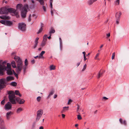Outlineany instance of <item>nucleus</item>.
I'll return each instance as SVG.
<instances>
[{
  "mask_svg": "<svg viewBox=\"0 0 129 129\" xmlns=\"http://www.w3.org/2000/svg\"><path fill=\"white\" fill-rule=\"evenodd\" d=\"M31 15L30 14L28 18V20L29 21H31Z\"/></svg>",
  "mask_w": 129,
  "mask_h": 129,
  "instance_id": "45",
  "label": "nucleus"
},
{
  "mask_svg": "<svg viewBox=\"0 0 129 129\" xmlns=\"http://www.w3.org/2000/svg\"><path fill=\"white\" fill-rule=\"evenodd\" d=\"M17 70L16 72L17 73L20 72L22 69V65H17Z\"/></svg>",
  "mask_w": 129,
  "mask_h": 129,
  "instance_id": "12",
  "label": "nucleus"
},
{
  "mask_svg": "<svg viewBox=\"0 0 129 129\" xmlns=\"http://www.w3.org/2000/svg\"><path fill=\"white\" fill-rule=\"evenodd\" d=\"M43 111L41 109H40L37 111L36 121H38L39 120L43 114Z\"/></svg>",
  "mask_w": 129,
  "mask_h": 129,
  "instance_id": "6",
  "label": "nucleus"
},
{
  "mask_svg": "<svg viewBox=\"0 0 129 129\" xmlns=\"http://www.w3.org/2000/svg\"><path fill=\"white\" fill-rule=\"evenodd\" d=\"M119 121L121 123L124 124L125 125H126V123L125 120H124L122 122L121 118H120L119 119Z\"/></svg>",
  "mask_w": 129,
  "mask_h": 129,
  "instance_id": "18",
  "label": "nucleus"
},
{
  "mask_svg": "<svg viewBox=\"0 0 129 129\" xmlns=\"http://www.w3.org/2000/svg\"><path fill=\"white\" fill-rule=\"evenodd\" d=\"M13 24V23L11 21L6 20L5 25L11 26Z\"/></svg>",
  "mask_w": 129,
  "mask_h": 129,
  "instance_id": "16",
  "label": "nucleus"
},
{
  "mask_svg": "<svg viewBox=\"0 0 129 129\" xmlns=\"http://www.w3.org/2000/svg\"><path fill=\"white\" fill-rule=\"evenodd\" d=\"M54 93V91H53V90L51 91H50L49 95H48V96H50L52 95Z\"/></svg>",
  "mask_w": 129,
  "mask_h": 129,
  "instance_id": "39",
  "label": "nucleus"
},
{
  "mask_svg": "<svg viewBox=\"0 0 129 129\" xmlns=\"http://www.w3.org/2000/svg\"><path fill=\"white\" fill-rule=\"evenodd\" d=\"M45 53V51H42L41 53L39 55V58H41L43 57V55Z\"/></svg>",
  "mask_w": 129,
  "mask_h": 129,
  "instance_id": "21",
  "label": "nucleus"
},
{
  "mask_svg": "<svg viewBox=\"0 0 129 129\" xmlns=\"http://www.w3.org/2000/svg\"><path fill=\"white\" fill-rule=\"evenodd\" d=\"M82 53L83 54V55H84V56H85V54H86V53H85V52H82Z\"/></svg>",
  "mask_w": 129,
  "mask_h": 129,
  "instance_id": "60",
  "label": "nucleus"
},
{
  "mask_svg": "<svg viewBox=\"0 0 129 129\" xmlns=\"http://www.w3.org/2000/svg\"><path fill=\"white\" fill-rule=\"evenodd\" d=\"M6 22V20H1L0 21V23H1L2 24L5 25Z\"/></svg>",
  "mask_w": 129,
  "mask_h": 129,
  "instance_id": "30",
  "label": "nucleus"
},
{
  "mask_svg": "<svg viewBox=\"0 0 129 129\" xmlns=\"http://www.w3.org/2000/svg\"><path fill=\"white\" fill-rule=\"evenodd\" d=\"M46 41H44L43 40L41 44V46L43 47L46 44Z\"/></svg>",
  "mask_w": 129,
  "mask_h": 129,
  "instance_id": "19",
  "label": "nucleus"
},
{
  "mask_svg": "<svg viewBox=\"0 0 129 129\" xmlns=\"http://www.w3.org/2000/svg\"><path fill=\"white\" fill-rule=\"evenodd\" d=\"M103 99L105 100H106L108 99V98H107L106 97H105V96L103 97Z\"/></svg>",
  "mask_w": 129,
  "mask_h": 129,
  "instance_id": "53",
  "label": "nucleus"
},
{
  "mask_svg": "<svg viewBox=\"0 0 129 129\" xmlns=\"http://www.w3.org/2000/svg\"><path fill=\"white\" fill-rule=\"evenodd\" d=\"M61 116H62V118H64L65 116V115H64V114H61Z\"/></svg>",
  "mask_w": 129,
  "mask_h": 129,
  "instance_id": "54",
  "label": "nucleus"
},
{
  "mask_svg": "<svg viewBox=\"0 0 129 129\" xmlns=\"http://www.w3.org/2000/svg\"><path fill=\"white\" fill-rule=\"evenodd\" d=\"M87 65H82L81 67L83 68V69L82 70V71H84L87 67Z\"/></svg>",
  "mask_w": 129,
  "mask_h": 129,
  "instance_id": "25",
  "label": "nucleus"
},
{
  "mask_svg": "<svg viewBox=\"0 0 129 129\" xmlns=\"http://www.w3.org/2000/svg\"><path fill=\"white\" fill-rule=\"evenodd\" d=\"M43 28H41L37 32L38 34H39L40 33L42 30Z\"/></svg>",
  "mask_w": 129,
  "mask_h": 129,
  "instance_id": "42",
  "label": "nucleus"
},
{
  "mask_svg": "<svg viewBox=\"0 0 129 129\" xmlns=\"http://www.w3.org/2000/svg\"><path fill=\"white\" fill-rule=\"evenodd\" d=\"M69 108V107L68 106L63 107L62 110L61 111V113H64L65 112L68 110Z\"/></svg>",
  "mask_w": 129,
  "mask_h": 129,
  "instance_id": "11",
  "label": "nucleus"
},
{
  "mask_svg": "<svg viewBox=\"0 0 129 129\" xmlns=\"http://www.w3.org/2000/svg\"><path fill=\"white\" fill-rule=\"evenodd\" d=\"M23 110L21 108H18L17 110V112L18 113H19Z\"/></svg>",
  "mask_w": 129,
  "mask_h": 129,
  "instance_id": "23",
  "label": "nucleus"
},
{
  "mask_svg": "<svg viewBox=\"0 0 129 129\" xmlns=\"http://www.w3.org/2000/svg\"><path fill=\"white\" fill-rule=\"evenodd\" d=\"M7 118V119H9L10 118V116H7L6 115Z\"/></svg>",
  "mask_w": 129,
  "mask_h": 129,
  "instance_id": "58",
  "label": "nucleus"
},
{
  "mask_svg": "<svg viewBox=\"0 0 129 129\" xmlns=\"http://www.w3.org/2000/svg\"><path fill=\"white\" fill-rule=\"evenodd\" d=\"M51 15L52 16H53V11H52V9H51Z\"/></svg>",
  "mask_w": 129,
  "mask_h": 129,
  "instance_id": "50",
  "label": "nucleus"
},
{
  "mask_svg": "<svg viewBox=\"0 0 129 129\" xmlns=\"http://www.w3.org/2000/svg\"><path fill=\"white\" fill-rule=\"evenodd\" d=\"M11 65H0V75L2 76L4 75V72L7 71V73L8 75H12L13 74L11 70Z\"/></svg>",
  "mask_w": 129,
  "mask_h": 129,
  "instance_id": "2",
  "label": "nucleus"
},
{
  "mask_svg": "<svg viewBox=\"0 0 129 129\" xmlns=\"http://www.w3.org/2000/svg\"><path fill=\"white\" fill-rule=\"evenodd\" d=\"M5 80L4 78H2L0 79V89L5 88L6 86L5 84Z\"/></svg>",
  "mask_w": 129,
  "mask_h": 129,
  "instance_id": "7",
  "label": "nucleus"
},
{
  "mask_svg": "<svg viewBox=\"0 0 129 129\" xmlns=\"http://www.w3.org/2000/svg\"><path fill=\"white\" fill-rule=\"evenodd\" d=\"M34 58L35 59H37L38 58H39V56H36V57H34Z\"/></svg>",
  "mask_w": 129,
  "mask_h": 129,
  "instance_id": "62",
  "label": "nucleus"
},
{
  "mask_svg": "<svg viewBox=\"0 0 129 129\" xmlns=\"http://www.w3.org/2000/svg\"><path fill=\"white\" fill-rule=\"evenodd\" d=\"M103 73L104 72L103 71H102L101 70H100L97 76V78L98 79H99L100 77L102 76Z\"/></svg>",
  "mask_w": 129,
  "mask_h": 129,
  "instance_id": "15",
  "label": "nucleus"
},
{
  "mask_svg": "<svg viewBox=\"0 0 129 129\" xmlns=\"http://www.w3.org/2000/svg\"><path fill=\"white\" fill-rule=\"evenodd\" d=\"M11 102H8L5 105V109L6 110H9L10 109L12 108V105Z\"/></svg>",
  "mask_w": 129,
  "mask_h": 129,
  "instance_id": "9",
  "label": "nucleus"
},
{
  "mask_svg": "<svg viewBox=\"0 0 129 129\" xmlns=\"http://www.w3.org/2000/svg\"><path fill=\"white\" fill-rule=\"evenodd\" d=\"M42 8H43V9L44 11L45 12L46 11V8L44 6H43V7H42Z\"/></svg>",
  "mask_w": 129,
  "mask_h": 129,
  "instance_id": "48",
  "label": "nucleus"
},
{
  "mask_svg": "<svg viewBox=\"0 0 129 129\" xmlns=\"http://www.w3.org/2000/svg\"><path fill=\"white\" fill-rule=\"evenodd\" d=\"M8 94L9 95L8 98L9 101L13 104H16V100L17 102L19 101L20 98L16 97L15 94L16 95H19L20 97H21L22 96L19 91L18 90L15 91V92L13 91H8Z\"/></svg>",
  "mask_w": 129,
  "mask_h": 129,
  "instance_id": "1",
  "label": "nucleus"
},
{
  "mask_svg": "<svg viewBox=\"0 0 129 129\" xmlns=\"http://www.w3.org/2000/svg\"><path fill=\"white\" fill-rule=\"evenodd\" d=\"M0 18L2 19H9V17L8 16H0Z\"/></svg>",
  "mask_w": 129,
  "mask_h": 129,
  "instance_id": "17",
  "label": "nucleus"
},
{
  "mask_svg": "<svg viewBox=\"0 0 129 129\" xmlns=\"http://www.w3.org/2000/svg\"><path fill=\"white\" fill-rule=\"evenodd\" d=\"M49 68L50 70H54L55 69V67L54 65H51Z\"/></svg>",
  "mask_w": 129,
  "mask_h": 129,
  "instance_id": "22",
  "label": "nucleus"
},
{
  "mask_svg": "<svg viewBox=\"0 0 129 129\" xmlns=\"http://www.w3.org/2000/svg\"><path fill=\"white\" fill-rule=\"evenodd\" d=\"M77 118L79 120H80L82 119V118L80 115L79 114L77 115Z\"/></svg>",
  "mask_w": 129,
  "mask_h": 129,
  "instance_id": "40",
  "label": "nucleus"
},
{
  "mask_svg": "<svg viewBox=\"0 0 129 129\" xmlns=\"http://www.w3.org/2000/svg\"><path fill=\"white\" fill-rule=\"evenodd\" d=\"M41 99V97L39 96L37 99V100L38 102H40Z\"/></svg>",
  "mask_w": 129,
  "mask_h": 129,
  "instance_id": "43",
  "label": "nucleus"
},
{
  "mask_svg": "<svg viewBox=\"0 0 129 129\" xmlns=\"http://www.w3.org/2000/svg\"><path fill=\"white\" fill-rule=\"evenodd\" d=\"M12 65V67H13L14 68H16L17 66L16 65Z\"/></svg>",
  "mask_w": 129,
  "mask_h": 129,
  "instance_id": "61",
  "label": "nucleus"
},
{
  "mask_svg": "<svg viewBox=\"0 0 129 129\" xmlns=\"http://www.w3.org/2000/svg\"><path fill=\"white\" fill-rule=\"evenodd\" d=\"M14 59L17 62V64H22L23 62L20 57L16 56L14 57Z\"/></svg>",
  "mask_w": 129,
  "mask_h": 129,
  "instance_id": "8",
  "label": "nucleus"
},
{
  "mask_svg": "<svg viewBox=\"0 0 129 129\" xmlns=\"http://www.w3.org/2000/svg\"><path fill=\"white\" fill-rule=\"evenodd\" d=\"M27 65H24V66H23V68L24 70V72L25 71Z\"/></svg>",
  "mask_w": 129,
  "mask_h": 129,
  "instance_id": "41",
  "label": "nucleus"
},
{
  "mask_svg": "<svg viewBox=\"0 0 129 129\" xmlns=\"http://www.w3.org/2000/svg\"><path fill=\"white\" fill-rule=\"evenodd\" d=\"M11 113L12 112L11 111L8 112L7 113L6 115L10 116L11 115Z\"/></svg>",
  "mask_w": 129,
  "mask_h": 129,
  "instance_id": "36",
  "label": "nucleus"
},
{
  "mask_svg": "<svg viewBox=\"0 0 129 129\" xmlns=\"http://www.w3.org/2000/svg\"><path fill=\"white\" fill-rule=\"evenodd\" d=\"M13 72L14 75L17 78H18V74L15 73L14 70H13Z\"/></svg>",
  "mask_w": 129,
  "mask_h": 129,
  "instance_id": "35",
  "label": "nucleus"
},
{
  "mask_svg": "<svg viewBox=\"0 0 129 129\" xmlns=\"http://www.w3.org/2000/svg\"><path fill=\"white\" fill-rule=\"evenodd\" d=\"M97 1V0H89L87 1V3L88 5H91Z\"/></svg>",
  "mask_w": 129,
  "mask_h": 129,
  "instance_id": "10",
  "label": "nucleus"
},
{
  "mask_svg": "<svg viewBox=\"0 0 129 129\" xmlns=\"http://www.w3.org/2000/svg\"><path fill=\"white\" fill-rule=\"evenodd\" d=\"M47 35H45L43 37V40L44 41H47Z\"/></svg>",
  "mask_w": 129,
  "mask_h": 129,
  "instance_id": "29",
  "label": "nucleus"
},
{
  "mask_svg": "<svg viewBox=\"0 0 129 129\" xmlns=\"http://www.w3.org/2000/svg\"><path fill=\"white\" fill-rule=\"evenodd\" d=\"M108 37H109L110 36V33H108V34H107L106 35Z\"/></svg>",
  "mask_w": 129,
  "mask_h": 129,
  "instance_id": "56",
  "label": "nucleus"
},
{
  "mask_svg": "<svg viewBox=\"0 0 129 129\" xmlns=\"http://www.w3.org/2000/svg\"><path fill=\"white\" fill-rule=\"evenodd\" d=\"M39 2L41 5L43 6L44 5V2L43 0H39Z\"/></svg>",
  "mask_w": 129,
  "mask_h": 129,
  "instance_id": "27",
  "label": "nucleus"
},
{
  "mask_svg": "<svg viewBox=\"0 0 129 129\" xmlns=\"http://www.w3.org/2000/svg\"><path fill=\"white\" fill-rule=\"evenodd\" d=\"M28 6L27 5H25L23 6L21 4H18L16 6V9H20L21 11V16L22 18L26 17L27 12V9H28Z\"/></svg>",
  "mask_w": 129,
  "mask_h": 129,
  "instance_id": "3",
  "label": "nucleus"
},
{
  "mask_svg": "<svg viewBox=\"0 0 129 129\" xmlns=\"http://www.w3.org/2000/svg\"><path fill=\"white\" fill-rule=\"evenodd\" d=\"M13 79V78L12 77L8 76L6 78L7 81H8Z\"/></svg>",
  "mask_w": 129,
  "mask_h": 129,
  "instance_id": "20",
  "label": "nucleus"
},
{
  "mask_svg": "<svg viewBox=\"0 0 129 129\" xmlns=\"http://www.w3.org/2000/svg\"><path fill=\"white\" fill-rule=\"evenodd\" d=\"M55 32V30L54 29H51L50 31L49 32L50 35V36H51V34L52 33H54Z\"/></svg>",
  "mask_w": 129,
  "mask_h": 129,
  "instance_id": "24",
  "label": "nucleus"
},
{
  "mask_svg": "<svg viewBox=\"0 0 129 129\" xmlns=\"http://www.w3.org/2000/svg\"><path fill=\"white\" fill-rule=\"evenodd\" d=\"M10 12L14 14L16 16L17 15V13L16 10L12 8L7 9L5 7H3L0 9V14H7L8 12Z\"/></svg>",
  "mask_w": 129,
  "mask_h": 129,
  "instance_id": "4",
  "label": "nucleus"
},
{
  "mask_svg": "<svg viewBox=\"0 0 129 129\" xmlns=\"http://www.w3.org/2000/svg\"><path fill=\"white\" fill-rule=\"evenodd\" d=\"M25 64H28V61L27 59H26L24 61Z\"/></svg>",
  "mask_w": 129,
  "mask_h": 129,
  "instance_id": "44",
  "label": "nucleus"
},
{
  "mask_svg": "<svg viewBox=\"0 0 129 129\" xmlns=\"http://www.w3.org/2000/svg\"><path fill=\"white\" fill-rule=\"evenodd\" d=\"M77 111L78 112L79 111V110L80 108V106L78 104H77Z\"/></svg>",
  "mask_w": 129,
  "mask_h": 129,
  "instance_id": "46",
  "label": "nucleus"
},
{
  "mask_svg": "<svg viewBox=\"0 0 129 129\" xmlns=\"http://www.w3.org/2000/svg\"><path fill=\"white\" fill-rule=\"evenodd\" d=\"M115 3L116 5H119V0H116L115 2Z\"/></svg>",
  "mask_w": 129,
  "mask_h": 129,
  "instance_id": "37",
  "label": "nucleus"
},
{
  "mask_svg": "<svg viewBox=\"0 0 129 129\" xmlns=\"http://www.w3.org/2000/svg\"><path fill=\"white\" fill-rule=\"evenodd\" d=\"M99 53H97L94 57V59H97V60H99V59L98 58V57L99 56Z\"/></svg>",
  "mask_w": 129,
  "mask_h": 129,
  "instance_id": "34",
  "label": "nucleus"
},
{
  "mask_svg": "<svg viewBox=\"0 0 129 129\" xmlns=\"http://www.w3.org/2000/svg\"><path fill=\"white\" fill-rule=\"evenodd\" d=\"M119 20V19H116V23L117 24H118V23H119L118 20Z\"/></svg>",
  "mask_w": 129,
  "mask_h": 129,
  "instance_id": "59",
  "label": "nucleus"
},
{
  "mask_svg": "<svg viewBox=\"0 0 129 129\" xmlns=\"http://www.w3.org/2000/svg\"><path fill=\"white\" fill-rule=\"evenodd\" d=\"M115 55V52H113L112 54V60L114 59Z\"/></svg>",
  "mask_w": 129,
  "mask_h": 129,
  "instance_id": "38",
  "label": "nucleus"
},
{
  "mask_svg": "<svg viewBox=\"0 0 129 129\" xmlns=\"http://www.w3.org/2000/svg\"><path fill=\"white\" fill-rule=\"evenodd\" d=\"M39 39V38L38 37H37L35 40V44H38V40Z\"/></svg>",
  "mask_w": 129,
  "mask_h": 129,
  "instance_id": "32",
  "label": "nucleus"
},
{
  "mask_svg": "<svg viewBox=\"0 0 129 129\" xmlns=\"http://www.w3.org/2000/svg\"><path fill=\"white\" fill-rule=\"evenodd\" d=\"M15 61H12V62H11V64H15Z\"/></svg>",
  "mask_w": 129,
  "mask_h": 129,
  "instance_id": "51",
  "label": "nucleus"
},
{
  "mask_svg": "<svg viewBox=\"0 0 129 129\" xmlns=\"http://www.w3.org/2000/svg\"><path fill=\"white\" fill-rule=\"evenodd\" d=\"M35 62V61L34 59H33V60H32L31 61V62L32 63V64H34V63Z\"/></svg>",
  "mask_w": 129,
  "mask_h": 129,
  "instance_id": "52",
  "label": "nucleus"
},
{
  "mask_svg": "<svg viewBox=\"0 0 129 129\" xmlns=\"http://www.w3.org/2000/svg\"><path fill=\"white\" fill-rule=\"evenodd\" d=\"M19 100H19V101L18 102H19V104H23L24 103L25 101L23 99H21L20 100V101Z\"/></svg>",
  "mask_w": 129,
  "mask_h": 129,
  "instance_id": "26",
  "label": "nucleus"
},
{
  "mask_svg": "<svg viewBox=\"0 0 129 129\" xmlns=\"http://www.w3.org/2000/svg\"><path fill=\"white\" fill-rule=\"evenodd\" d=\"M59 41H60V49L61 50H62V46H61L62 42H61V39L60 38H59Z\"/></svg>",
  "mask_w": 129,
  "mask_h": 129,
  "instance_id": "31",
  "label": "nucleus"
},
{
  "mask_svg": "<svg viewBox=\"0 0 129 129\" xmlns=\"http://www.w3.org/2000/svg\"><path fill=\"white\" fill-rule=\"evenodd\" d=\"M43 127L42 126H41L39 127V129H43Z\"/></svg>",
  "mask_w": 129,
  "mask_h": 129,
  "instance_id": "63",
  "label": "nucleus"
},
{
  "mask_svg": "<svg viewBox=\"0 0 129 129\" xmlns=\"http://www.w3.org/2000/svg\"><path fill=\"white\" fill-rule=\"evenodd\" d=\"M5 103V99L3 100L1 102V104L2 105H4Z\"/></svg>",
  "mask_w": 129,
  "mask_h": 129,
  "instance_id": "47",
  "label": "nucleus"
},
{
  "mask_svg": "<svg viewBox=\"0 0 129 129\" xmlns=\"http://www.w3.org/2000/svg\"><path fill=\"white\" fill-rule=\"evenodd\" d=\"M17 83L16 82H12V83H11V85L13 86H16L17 85Z\"/></svg>",
  "mask_w": 129,
  "mask_h": 129,
  "instance_id": "28",
  "label": "nucleus"
},
{
  "mask_svg": "<svg viewBox=\"0 0 129 129\" xmlns=\"http://www.w3.org/2000/svg\"><path fill=\"white\" fill-rule=\"evenodd\" d=\"M44 26V24L42 23H41V28H42V27Z\"/></svg>",
  "mask_w": 129,
  "mask_h": 129,
  "instance_id": "55",
  "label": "nucleus"
},
{
  "mask_svg": "<svg viewBox=\"0 0 129 129\" xmlns=\"http://www.w3.org/2000/svg\"><path fill=\"white\" fill-rule=\"evenodd\" d=\"M52 2L53 0H50V7L51 9L52 8Z\"/></svg>",
  "mask_w": 129,
  "mask_h": 129,
  "instance_id": "33",
  "label": "nucleus"
},
{
  "mask_svg": "<svg viewBox=\"0 0 129 129\" xmlns=\"http://www.w3.org/2000/svg\"><path fill=\"white\" fill-rule=\"evenodd\" d=\"M50 36L47 37V38H48L49 39H50L51 38V36H50Z\"/></svg>",
  "mask_w": 129,
  "mask_h": 129,
  "instance_id": "64",
  "label": "nucleus"
},
{
  "mask_svg": "<svg viewBox=\"0 0 129 129\" xmlns=\"http://www.w3.org/2000/svg\"><path fill=\"white\" fill-rule=\"evenodd\" d=\"M8 61L7 60H5L3 61V60H0V64H5L7 63V64H11V63L9 62L7 63Z\"/></svg>",
  "mask_w": 129,
  "mask_h": 129,
  "instance_id": "14",
  "label": "nucleus"
},
{
  "mask_svg": "<svg viewBox=\"0 0 129 129\" xmlns=\"http://www.w3.org/2000/svg\"><path fill=\"white\" fill-rule=\"evenodd\" d=\"M57 96V95L56 94H55L53 97V98L54 99L56 98Z\"/></svg>",
  "mask_w": 129,
  "mask_h": 129,
  "instance_id": "57",
  "label": "nucleus"
},
{
  "mask_svg": "<svg viewBox=\"0 0 129 129\" xmlns=\"http://www.w3.org/2000/svg\"><path fill=\"white\" fill-rule=\"evenodd\" d=\"M26 25L24 23H21L18 24V28L22 31H24L26 30Z\"/></svg>",
  "mask_w": 129,
  "mask_h": 129,
  "instance_id": "5",
  "label": "nucleus"
},
{
  "mask_svg": "<svg viewBox=\"0 0 129 129\" xmlns=\"http://www.w3.org/2000/svg\"><path fill=\"white\" fill-rule=\"evenodd\" d=\"M121 15V12H117L115 15V17L116 19H120V17Z\"/></svg>",
  "mask_w": 129,
  "mask_h": 129,
  "instance_id": "13",
  "label": "nucleus"
},
{
  "mask_svg": "<svg viewBox=\"0 0 129 129\" xmlns=\"http://www.w3.org/2000/svg\"><path fill=\"white\" fill-rule=\"evenodd\" d=\"M37 45H38V44L35 43V44L34 46V47H33L34 49H35V48H36L37 46Z\"/></svg>",
  "mask_w": 129,
  "mask_h": 129,
  "instance_id": "49",
  "label": "nucleus"
}]
</instances>
